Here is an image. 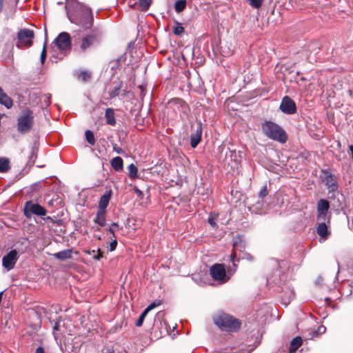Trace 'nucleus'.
I'll return each instance as SVG.
<instances>
[{"instance_id": "obj_10", "label": "nucleus", "mask_w": 353, "mask_h": 353, "mask_svg": "<svg viewBox=\"0 0 353 353\" xmlns=\"http://www.w3.org/2000/svg\"><path fill=\"white\" fill-rule=\"evenodd\" d=\"M280 109L285 114H292L296 112V105L292 99L289 97L285 96L281 101Z\"/></svg>"}, {"instance_id": "obj_38", "label": "nucleus", "mask_w": 353, "mask_h": 353, "mask_svg": "<svg viewBox=\"0 0 353 353\" xmlns=\"http://www.w3.org/2000/svg\"><path fill=\"white\" fill-rule=\"evenodd\" d=\"M92 253L94 254L93 258L96 260H100V259L103 257L102 252L99 249L97 251L92 250Z\"/></svg>"}, {"instance_id": "obj_3", "label": "nucleus", "mask_w": 353, "mask_h": 353, "mask_svg": "<svg viewBox=\"0 0 353 353\" xmlns=\"http://www.w3.org/2000/svg\"><path fill=\"white\" fill-rule=\"evenodd\" d=\"M263 133L268 138L285 143L288 137L285 132L276 123L272 121H265L261 125Z\"/></svg>"}, {"instance_id": "obj_35", "label": "nucleus", "mask_w": 353, "mask_h": 353, "mask_svg": "<svg viewBox=\"0 0 353 353\" xmlns=\"http://www.w3.org/2000/svg\"><path fill=\"white\" fill-rule=\"evenodd\" d=\"M46 45H47V41H46L44 43L43 50H42V52L41 54V57H40L41 62L42 64L44 63L46 58Z\"/></svg>"}, {"instance_id": "obj_34", "label": "nucleus", "mask_w": 353, "mask_h": 353, "mask_svg": "<svg viewBox=\"0 0 353 353\" xmlns=\"http://www.w3.org/2000/svg\"><path fill=\"white\" fill-rule=\"evenodd\" d=\"M78 77L81 79L83 81H86L90 78V74L86 71H81L79 74Z\"/></svg>"}, {"instance_id": "obj_4", "label": "nucleus", "mask_w": 353, "mask_h": 353, "mask_svg": "<svg viewBox=\"0 0 353 353\" xmlns=\"http://www.w3.org/2000/svg\"><path fill=\"white\" fill-rule=\"evenodd\" d=\"M34 113L31 110H23L17 118V131L21 134L30 132L34 125Z\"/></svg>"}, {"instance_id": "obj_5", "label": "nucleus", "mask_w": 353, "mask_h": 353, "mask_svg": "<svg viewBox=\"0 0 353 353\" xmlns=\"http://www.w3.org/2000/svg\"><path fill=\"white\" fill-rule=\"evenodd\" d=\"M52 48L53 53L59 50L61 57L65 56V52L71 48V37L69 33L61 32L52 42Z\"/></svg>"}, {"instance_id": "obj_37", "label": "nucleus", "mask_w": 353, "mask_h": 353, "mask_svg": "<svg viewBox=\"0 0 353 353\" xmlns=\"http://www.w3.org/2000/svg\"><path fill=\"white\" fill-rule=\"evenodd\" d=\"M268 193V192L267 187L265 185L260 190V192L259 193V197L261 199H263L265 196H267Z\"/></svg>"}, {"instance_id": "obj_40", "label": "nucleus", "mask_w": 353, "mask_h": 353, "mask_svg": "<svg viewBox=\"0 0 353 353\" xmlns=\"http://www.w3.org/2000/svg\"><path fill=\"white\" fill-rule=\"evenodd\" d=\"M119 228V225L117 223H113L110 227H109V232L114 236V232L115 229Z\"/></svg>"}, {"instance_id": "obj_46", "label": "nucleus", "mask_w": 353, "mask_h": 353, "mask_svg": "<svg viewBox=\"0 0 353 353\" xmlns=\"http://www.w3.org/2000/svg\"><path fill=\"white\" fill-rule=\"evenodd\" d=\"M235 256H236V254H235V252H234V253L231 254H230V260H231L232 261H234V259ZM233 265H234V266H236V264L234 263V262H233Z\"/></svg>"}, {"instance_id": "obj_51", "label": "nucleus", "mask_w": 353, "mask_h": 353, "mask_svg": "<svg viewBox=\"0 0 353 353\" xmlns=\"http://www.w3.org/2000/svg\"><path fill=\"white\" fill-rule=\"evenodd\" d=\"M260 205V203H259V202H257L256 205ZM256 209H259V208L258 206H256Z\"/></svg>"}, {"instance_id": "obj_15", "label": "nucleus", "mask_w": 353, "mask_h": 353, "mask_svg": "<svg viewBox=\"0 0 353 353\" xmlns=\"http://www.w3.org/2000/svg\"><path fill=\"white\" fill-rule=\"evenodd\" d=\"M325 185L329 192H335L338 189V185L334 176L332 174H328L325 176Z\"/></svg>"}, {"instance_id": "obj_11", "label": "nucleus", "mask_w": 353, "mask_h": 353, "mask_svg": "<svg viewBox=\"0 0 353 353\" xmlns=\"http://www.w3.org/2000/svg\"><path fill=\"white\" fill-rule=\"evenodd\" d=\"M329 209V203L325 199H320L317 203V219L319 221L325 220L327 210Z\"/></svg>"}, {"instance_id": "obj_30", "label": "nucleus", "mask_w": 353, "mask_h": 353, "mask_svg": "<svg viewBox=\"0 0 353 353\" xmlns=\"http://www.w3.org/2000/svg\"><path fill=\"white\" fill-rule=\"evenodd\" d=\"M184 32V28L180 23L176 21L175 26L173 27V33L176 35H180Z\"/></svg>"}, {"instance_id": "obj_49", "label": "nucleus", "mask_w": 353, "mask_h": 353, "mask_svg": "<svg viewBox=\"0 0 353 353\" xmlns=\"http://www.w3.org/2000/svg\"><path fill=\"white\" fill-rule=\"evenodd\" d=\"M129 3H130V6L131 7H134V6H135V5L137 4V2H135V1H134V2H132V0H130V1H129Z\"/></svg>"}, {"instance_id": "obj_33", "label": "nucleus", "mask_w": 353, "mask_h": 353, "mask_svg": "<svg viewBox=\"0 0 353 353\" xmlns=\"http://www.w3.org/2000/svg\"><path fill=\"white\" fill-rule=\"evenodd\" d=\"M147 314H148L147 311L143 310V312L141 313V314L140 315L139 318L138 319V320L136 323L137 326L140 327L142 325L144 319Z\"/></svg>"}, {"instance_id": "obj_8", "label": "nucleus", "mask_w": 353, "mask_h": 353, "mask_svg": "<svg viewBox=\"0 0 353 353\" xmlns=\"http://www.w3.org/2000/svg\"><path fill=\"white\" fill-rule=\"evenodd\" d=\"M210 274L214 280L220 283H226L229 278L226 275L225 268L223 264H214L210 269Z\"/></svg>"}, {"instance_id": "obj_25", "label": "nucleus", "mask_w": 353, "mask_h": 353, "mask_svg": "<svg viewBox=\"0 0 353 353\" xmlns=\"http://www.w3.org/2000/svg\"><path fill=\"white\" fill-rule=\"evenodd\" d=\"M10 168L9 161L3 157H0V172H5Z\"/></svg>"}, {"instance_id": "obj_36", "label": "nucleus", "mask_w": 353, "mask_h": 353, "mask_svg": "<svg viewBox=\"0 0 353 353\" xmlns=\"http://www.w3.org/2000/svg\"><path fill=\"white\" fill-rule=\"evenodd\" d=\"M161 303L159 301H154V302L152 303L151 304H150L144 310L147 311V312L148 313L150 310H152L154 307L160 305Z\"/></svg>"}, {"instance_id": "obj_24", "label": "nucleus", "mask_w": 353, "mask_h": 353, "mask_svg": "<svg viewBox=\"0 0 353 353\" xmlns=\"http://www.w3.org/2000/svg\"><path fill=\"white\" fill-rule=\"evenodd\" d=\"M317 234L321 236L325 237L327 234V228L325 223H321L319 224L316 230Z\"/></svg>"}, {"instance_id": "obj_44", "label": "nucleus", "mask_w": 353, "mask_h": 353, "mask_svg": "<svg viewBox=\"0 0 353 353\" xmlns=\"http://www.w3.org/2000/svg\"><path fill=\"white\" fill-rule=\"evenodd\" d=\"M243 259H246L248 261H253V259H254L253 256L250 253H245L243 256Z\"/></svg>"}, {"instance_id": "obj_14", "label": "nucleus", "mask_w": 353, "mask_h": 353, "mask_svg": "<svg viewBox=\"0 0 353 353\" xmlns=\"http://www.w3.org/2000/svg\"><path fill=\"white\" fill-rule=\"evenodd\" d=\"M112 196V190L106 191L103 195L100 198L99 203V210L106 211V208L108 205L110 200Z\"/></svg>"}, {"instance_id": "obj_50", "label": "nucleus", "mask_w": 353, "mask_h": 353, "mask_svg": "<svg viewBox=\"0 0 353 353\" xmlns=\"http://www.w3.org/2000/svg\"><path fill=\"white\" fill-rule=\"evenodd\" d=\"M296 350H294L290 347L289 353H296Z\"/></svg>"}, {"instance_id": "obj_21", "label": "nucleus", "mask_w": 353, "mask_h": 353, "mask_svg": "<svg viewBox=\"0 0 353 353\" xmlns=\"http://www.w3.org/2000/svg\"><path fill=\"white\" fill-rule=\"evenodd\" d=\"M123 86V82L119 81L115 83L109 91V95L111 98H114L119 94L120 90Z\"/></svg>"}, {"instance_id": "obj_6", "label": "nucleus", "mask_w": 353, "mask_h": 353, "mask_svg": "<svg viewBox=\"0 0 353 353\" xmlns=\"http://www.w3.org/2000/svg\"><path fill=\"white\" fill-rule=\"evenodd\" d=\"M34 37L33 30L28 28L20 29L17 32V43L16 46L21 49L23 47H30L32 45V39Z\"/></svg>"}, {"instance_id": "obj_9", "label": "nucleus", "mask_w": 353, "mask_h": 353, "mask_svg": "<svg viewBox=\"0 0 353 353\" xmlns=\"http://www.w3.org/2000/svg\"><path fill=\"white\" fill-rule=\"evenodd\" d=\"M19 256L16 250H12L2 259V265L8 271L14 268Z\"/></svg>"}, {"instance_id": "obj_13", "label": "nucleus", "mask_w": 353, "mask_h": 353, "mask_svg": "<svg viewBox=\"0 0 353 353\" xmlns=\"http://www.w3.org/2000/svg\"><path fill=\"white\" fill-rule=\"evenodd\" d=\"M202 126L201 123H197L194 132L190 137V145L192 148H195L201 140Z\"/></svg>"}, {"instance_id": "obj_26", "label": "nucleus", "mask_w": 353, "mask_h": 353, "mask_svg": "<svg viewBox=\"0 0 353 353\" xmlns=\"http://www.w3.org/2000/svg\"><path fill=\"white\" fill-rule=\"evenodd\" d=\"M128 170L129 172V176L132 179H136L138 176V169L135 165L131 163L128 167Z\"/></svg>"}, {"instance_id": "obj_12", "label": "nucleus", "mask_w": 353, "mask_h": 353, "mask_svg": "<svg viewBox=\"0 0 353 353\" xmlns=\"http://www.w3.org/2000/svg\"><path fill=\"white\" fill-rule=\"evenodd\" d=\"M169 105L173 108L174 110L182 112L184 114H188L189 107L187 103L181 99H174L169 102Z\"/></svg>"}, {"instance_id": "obj_43", "label": "nucleus", "mask_w": 353, "mask_h": 353, "mask_svg": "<svg viewBox=\"0 0 353 353\" xmlns=\"http://www.w3.org/2000/svg\"><path fill=\"white\" fill-rule=\"evenodd\" d=\"M117 245V241L116 239H114L110 244V251H111V252L114 251L116 249Z\"/></svg>"}, {"instance_id": "obj_32", "label": "nucleus", "mask_w": 353, "mask_h": 353, "mask_svg": "<svg viewBox=\"0 0 353 353\" xmlns=\"http://www.w3.org/2000/svg\"><path fill=\"white\" fill-rule=\"evenodd\" d=\"M233 247L234 250L241 251L242 249L245 248V245L243 244L241 240L239 239V241H236L233 243Z\"/></svg>"}, {"instance_id": "obj_29", "label": "nucleus", "mask_w": 353, "mask_h": 353, "mask_svg": "<svg viewBox=\"0 0 353 353\" xmlns=\"http://www.w3.org/2000/svg\"><path fill=\"white\" fill-rule=\"evenodd\" d=\"M85 135L86 141L91 145H94L95 144V139H94L93 132L92 131L88 130L85 131Z\"/></svg>"}, {"instance_id": "obj_31", "label": "nucleus", "mask_w": 353, "mask_h": 353, "mask_svg": "<svg viewBox=\"0 0 353 353\" xmlns=\"http://www.w3.org/2000/svg\"><path fill=\"white\" fill-rule=\"evenodd\" d=\"M250 5L254 8H259L261 7L263 0H249Z\"/></svg>"}, {"instance_id": "obj_42", "label": "nucleus", "mask_w": 353, "mask_h": 353, "mask_svg": "<svg viewBox=\"0 0 353 353\" xmlns=\"http://www.w3.org/2000/svg\"><path fill=\"white\" fill-rule=\"evenodd\" d=\"M294 292L292 291H290V294H289V298L287 301L285 300H283L282 301V303L283 305H285V306H287L288 305V303H290V300L292 298H294Z\"/></svg>"}, {"instance_id": "obj_19", "label": "nucleus", "mask_w": 353, "mask_h": 353, "mask_svg": "<svg viewBox=\"0 0 353 353\" xmlns=\"http://www.w3.org/2000/svg\"><path fill=\"white\" fill-rule=\"evenodd\" d=\"M110 164L112 168L117 172H120L123 169V161L120 157H114L110 161Z\"/></svg>"}, {"instance_id": "obj_48", "label": "nucleus", "mask_w": 353, "mask_h": 353, "mask_svg": "<svg viewBox=\"0 0 353 353\" xmlns=\"http://www.w3.org/2000/svg\"><path fill=\"white\" fill-rule=\"evenodd\" d=\"M325 330H326V328L324 326H320L319 327V332H325Z\"/></svg>"}, {"instance_id": "obj_17", "label": "nucleus", "mask_w": 353, "mask_h": 353, "mask_svg": "<svg viewBox=\"0 0 353 353\" xmlns=\"http://www.w3.org/2000/svg\"><path fill=\"white\" fill-rule=\"evenodd\" d=\"M94 41V37L92 34L87 35L82 39V41L80 46V48L82 51H85L88 49L93 43Z\"/></svg>"}, {"instance_id": "obj_52", "label": "nucleus", "mask_w": 353, "mask_h": 353, "mask_svg": "<svg viewBox=\"0 0 353 353\" xmlns=\"http://www.w3.org/2000/svg\"><path fill=\"white\" fill-rule=\"evenodd\" d=\"M107 353H114L113 350H109Z\"/></svg>"}, {"instance_id": "obj_47", "label": "nucleus", "mask_w": 353, "mask_h": 353, "mask_svg": "<svg viewBox=\"0 0 353 353\" xmlns=\"http://www.w3.org/2000/svg\"><path fill=\"white\" fill-rule=\"evenodd\" d=\"M3 1L4 0H0V14L3 11Z\"/></svg>"}, {"instance_id": "obj_1", "label": "nucleus", "mask_w": 353, "mask_h": 353, "mask_svg": "<svg viewBox=\"0 0 353 353\" xmlns=\"http://www.w3.org/2000/svg\"><path fill=\"white\" fill-rule=\"evenodd\" d=\"M65 7L71 23L81 26L85 30L92 26L93 17L90 9L80 5L77 0H66Z\"/></svg>"}, {"instance_id": "obj_39", "label": "nucleus", "mask_w": 353, "mask_h": 353, "mask_svg": "<svg viewBox=\"0 0 353 353\" xmlns=\"http://www.w3.org/2000/svg\"><path fill=\"white\" fill-rule=\"evenodd\" d=\"M112 148H113V150L115 152H117V154H122L124 153V151L123 150V149L121 147L118 146L117 144H113Z\"/></svg>"}, {"instance_id": "obj_20", "label": "nucleus", "mask_w": 353, "mask_h": 353, "mask_svg": "<svg viewBox=\"0 0 353 353\" xmlns=\"http://www.w3.org/2000/svg\"><path fill=\"white\" fill-rule=\"evenodd\" d=\"M105 117L106 123L110 125H114L116 124V119L114 117V112L112 108H107L105 112Z\"/></svg>"}, {"instance_id": "obj_23", "label": "nucleus", "mask_w": 353, "mask_h": 353, "mask_svg": "<svg viewBox=\"0 0 353 353\" xmlns=\"http://www.w3.org/2000/svg\"><path fill=\"white\" fill-rule=\"evenodd\" d=\"M186 5V0H177L174 3V10L176 12L179 13L185 10Z\"/></svg>"}, {"instance_id": "obj_2", "label": "nucleus", "mask_w": 353, "mask_h": 353, "mask_svg": "<svg viewBox=\"0 0 353 353\" xmlns=\"http://www.w3.org/2000/svg\"><path fill=\"white\" fill-rule=\"evenodd\" d=\"M213 321L221 330L236 332L241 326V322L234 316L223 312H219L213 317Z\"/></svg>"}, {"instance_id": "obj_18", "label": "nucleus", "mask_w": 353, "mask_h": 353, "mask_svg": "<svg viewBox=\"0 0 353 353\" xmlns=\"http://www.w3.org/2000/svg\"><path fill=\"white\" fill-rule=\"evenodd\" d=\"M72 249H67L53 254V256L59 260L63 261L72 258Z\"/></svg>"}, {"instance_id": "obj_41", "label": "nucleus", "mask_w": 353, "mask_h": 353, "mask_svg": "<svg viewBox=\"0 0 353 353\" xmlns=\"http://www.w3.org/2000/svg\"><path fill=\"white\" fill-rule=\"evenodd\" d=\"M208 223L210 225L214 228L217 227L216 223V219L214 217L210 216L208 218Z\"/></svg>"}, {"instance_id": "obj_7", "label": "nucleus", "mask_w": 353, "mask_h": 353, "mask_svg": "<svg viewBox=\"0 0 353 353\" xmlns=\"http://www.w3.org/2000/svg\"><path fill=\"white\" fill-rule=\"evenodd\" d=\"M23 212L25 216L28 219H30L33 214L43 216L47 213V210L43 207L32 201L26 202Z\"/></svg>"}, {"instance_id": "obj_45", "label": "nucleus", "mask_w": 353, "mask_h": 353, "mask_svg": "<svg viewBox=\"0 0 353 353\" xmlns=\"http://www.w3.org/2000/svg\"><path fill=\"white\" fill-rule=\"evenodd\" d=\"M35 353H44V350L42 347L37 348Z\"/></svg>"}, {"instance_id": "obj_53", "label": "nucleus", "mask_w": 353, "mask_h": 353, "mask_svg": "<svg viewBox=\"0 0 353 353\" xmlns=\"http://www.w3.org/2000/svg\"><path fill=\"white\" fill-rule=\"evenodd\" d=\"M57 4H58V5H62V4H63V3H62V2H58V3H57Z\"/></svg>"}, {"instance_id": "obj_27", "label": "nucleus", "mask_w": 353, "mask_h": 353, "mask_svg": "<svg viewBox=\"0 0 353 353\" xmlns=\"http://www.w3.org/2000/svg\"><path fill=\"white\" fill-rule=\"evenodd\" d=\"M303 340L300 336H296L294 338L290 343V347L297 350L298 348L302 345Z\"/></svg>"}, {"instance_id": "obj_16", "label": "nucleus", "mask_w": 353, "mask_h": 353, "mask_svg": "<svg viewBox=\"0 0 353 353\" xmlns=\"http://www.w3.org/2000/svg\"><path fill=\"white\" fill-rule=\"evenodd\" d=\"M0 104L3 105L7 108H10L12 105V100L5 93L0 87Z\"/></svg>"}, {"instance_id": "obj_28", "label": "nucleus", "mask_w": 353, "mask_h": 353, "mask_svg": "<svg viewBox=\"0 0 353 353\" xmlns=\"http://www.w3.org/2000/svg\"><path fill=\"white\" fill-rule=\"evenodd\" d=\"M151 4V0H140L138 3V8L141 10H147Z\"/></svg>"}, {"instance_id": "obj_22", "label": "nucleus", "mask_w": 353, "mask_h": 353, "mask_svg": "<svg viewBox=\"0 0 353 353\" xmlns=\"http://www.w3.org/2000/svg\"><path fill=\"white\" fill-rule=\"evenodd\" d=\"M105 213L106 211L99 210L97 211L94 222L103 227L105 225Z\"/></svg>"}]
</instances>
